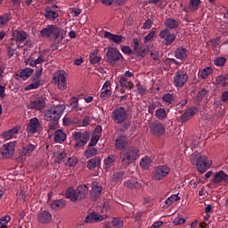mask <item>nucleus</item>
I'll return each instance as SVG.
<instances>
[{"instance_id": "1", "label": "nucleus", "mask_w": 228, "mask_h": 228, "mask_svg": "<svg viewBox=\"0 0 228 228\" xmlns=\"http://www.w3.org/2000/svg\"><path fill=\"white\" fill-rule=\"evenodd\" d=\"M43 38H49V40H57V42H62L67 35V30L61 28L56 25H48L46 28L40 31Z\"/></svg>"}, {"instance_id": "2", "label": "nucleus", "mask_w": 228, "mask_h": 228, "mask_svg": "<svg viewBox=\"0 0 228 228\" xmlns=\"http://www.w3.org/2000/svg\"><path fill=\"white\" fill-rule=\"evenodd\" d=\"M140 158V150L134 146L125 148L119 154V159L123 167L133 165Z\"/></svg>"}, {"instance_id": "3", "label": "nucleus", "mask_w": 228, "mask_h": 228, "mask_svg": "<svg viewBox=\"0 0 228 228\" xmlns=\"http://www.w3.org/2000/svg\"><path fill=\"white\" fill-rule=\"evenodd\" d=\"M67 107L65 104L51 107L45 110L44 118L46 122H58L59 118H61V115Z\"/></svg>"}, {"instance_id": "4", "label": "nucleus", "mask_w": 228, "mask_h": 228, "mask_svg": "<svg viewBox=\"0 0 228 228\" xmlns=\"http://www.w3.org/2000/svg\"><path fill=\"white\" fill-rule=\"evenodd\" d=\"M107 61L110 65H120L124 61V56L117 48L110 47L106 53Z\"/></svg>"}, {"instance_id": "5", "label": "nucleus", "mask_w": 228, "mask_h": 228, "mask_svg": "<svg viewBox=\"0 0 228 228\" xmlns=\"http://www.w3.org/2000/svg\"><path fill=\"white\" fill-rule=\"evenodd\" d=\"M128 117L129 114L124 107H117L111 112V118L116 124H124Z\"/></svg>"}, {"instance_id": "6", "label": "nucleus", "mask_w": 228, "mask_h": 228, "mask_svg": "<svg viewBox=\"0 0 228 228\" xmlns=\"http://www.w3.org/2000/svg\"><path fill=\"white\" fill-rule=\"evenodd\" d=\"M211 165H213V160L206 155H201L198 158L196 168L200 174H204L211 168Z\"/></svg>"}, {"instance_id": "7", "label": "nucleus", "mask_w": 228, "mask_h": 228, "mask_svg": "<svg viewBox=\"0 0 228 228\" xmlns=\"http://www.w3.org/2000/svg\"><path fill=\"white\" fill-rule=\"evenodd\" d=\"M53 81L57 85L59 90H67V73L59 70L53 74Z\"/></svg>"}, {"instance_id": "8", "label": "nucleus", "mask_w": 228, "mask_h": 228, "mask_svg": "<svg viewBox=\"0 0 228 228\" xmlns=\"http://www.w3.org/2000/svg\"><path fill=\"white\" fill-rule=\"evenodd\" d=\"M72 137L77 142L75 143V149L78 147H85L86 143H88V140H90V133L88 132H74L72 134Z\"/></svg>"}, {"instance_id": "9", "label": "nucleus", "mask_w": 228, "mask_h": 228, "mask_svg": "<svg viewBox=\"0 0 228 228\" xmlns=\"http://www.w3.org/2000/svg\"><path fill=\"white\" fill-rule=\"evenodd\" d=\"M170 174V167L167 166H158L152 171L154 181H163Z\"/></svg>"}, {"instance_id": "10", "label": "nucleus", "mask_w": 228, "mask_h": 228, "mask_svg": "<svg viewBox=\"0 0 228 228\" xmlns=\"http://www.w3.org/2000/svg\"><path fill=\"white\" fill-rule=\"evenodd\" d=\"M45 97L40 96L31 101L28 104V108L29 110H36L37 111H44V110H45Z\"/></svg>"}, {"instance_id": "11", "label": "nucleus", "mask_w": 228, "mask_h": 228, "mask_svg": "<svg viewBox=\"0 0 228 228\" xmlns=\"http://www.w3.org/2000/svg\"><path fill=\"white\" fill-rule=\"evenodd\" d=\"M188 81V74L183 70H179L175 73L174 77V84L176 88H181L186 85Z\"/></svg>"}, {"instance_id": "12", "label": "nucleus", "mask_w": 228, "mask_h": 228, "mask_svg": "<svg viewBox=\"0 0 228 228\" xmlns=\"http://www.w3.org/2000/svg\"><path fill=\"white\" fill-rule=\"evenodd\" d=\"M15 142H11L4 144L1 147L0 152L4 156V158H12V156L15 154Z\"/></svg>"}, {"instance_id": "13", "label": "nucleus", "mask_w": 228, "mask_h": 228, "mask_svg": "<svg viewBox=\"0 0 228 228\" xmlns=\"http://www.w3.org/2000/svg\"><path fill=\"white\" fill-rule=\"evenodd\" d=\"M42 126L40 125V120L37 118H32L29 119L28 126H27V132L30 134H35V133H38Z\"/></svg>"}, {"instance_id": "14", "label": "nucleus", "mask_w": 228, "mask_h": 228, "mask_svg": "<svg viewBox=\"0 0 228 228\" xmlns=\"http://www.w3.org/2000/svg\"><path fill=\"white\" fill-rule=\"evenodd\" d=\"M124 187L128 190H142L143 185L135 178H129L124 182Z\"/></svg>"}, {"instance_id": "15", "label": "nucleus", "mask_w": 228, "mask_h": 228, "mask_svg": "<svg viewBox=\"0 0 228 228\" xmlns=\"http://www.w3.org/2000/svg\"><path fill=\"white\" fill-rule=\"evenodd\" d=\"M152 134L155 136H161L165 134V126L159 121H155L150 126Z\"/></svg>"}, {"instance_id": "16", "label": "nucleus", "mask_w": 228, "mask_h": 228, "mask_svg": "<svg viewBox=\"0 0 228 228\" xmlns=\"http://www.w3.org/2000/svg\"><path fill=\"white\" fill-rule=\"evenodd\" d=\"M159 37L165 40L166 45H172L175 40V35L170 32L168 29H164L159 33Z\"/></svg>"}, {"instance_id": "17", "label": "nucleus", "mask_w": 228, "mask_h": 228, "mask_svg": "<svg viewBox=\"0 0 228 228\" xmlns=\"http://www.w3.org/2000/svg\"><path fill=\"white\" fill-rule=\"evenodd\" d=\"M28 38V33L22 30H13L12 40H15L18 44V47H20V44H22Z\"/></svg>"}, {"instance_id": "18", "label": "nucleus", "mask_w": 228, "mask_h": 228, "mask_svg": "<svg viewBox=\"0 0 228 228\" xmlns=\"http://www.w3.org/2000/svg\"><path fill=\"white\" fill-rule=\"evenodd\" d=\"M108 218V216L106 215H99L97 213H92L89 214L86 217V224H95V222H102V220H106Z\"/></svg>"}, {"instance_id": "19", "label": "nucleus", "mask_w": 228, "mask_h": 228, "mask_svg": "<svg viewBox=\"0 0 228 228\" xmlns=\"http://www.w3.org/2000/svg\"><path fill=\"white\" fill-rule=\"evenodd\" d=\"M104 37L108 38V40H110V42H113V44H117L118 45H120V44L126 40L125 37L111 34V32L108 31L104 32Z\"/></svg>"}, {"instance_id": "20", "label": "nucleus", "mask_w": 228, "mask_h": 228, "mask_svg": "<svg viewBox=\"0 0 228 228\" xmlns=\"http://www.w3.org/2000/svg\"><path fill=\"white\" fill-rule=\"evenodd\" d=\"M115 149L117 151H122L127 146V137L125 135H119L115 140Z\"/></svg>"}, {"instance_id": "21", "label": "nucleus", "mask_w": 228, "mask_h": 228, "mask_svg": "<svg viewBox=\"0 0 228 228\" xmlns=\"http://www.w3.org/2000/svg\"><path fill=\"white\" fill-rule=\"evenodd\" d=\"M37 218L39 224H49V222L53 219V215H51L49 211L44 210L37 214Z\"/></svg>"}, {"instance_id": "22", "label": "nucleus", "mask_w": 228, "mask_h": 228, "mask_svg": "<svg viewBox=\"0 0 228 228\" xmlns=\"http://www.w3.org/2000/svg\"><path fill=\"white\" fill-rule=\"evenodd\" d=\"M215 184H218L220 183H228V175L224 172V170H220L215 174L214 181Z\"/></svg>"}, {"instance_id": "23", "label": "nucleus", "mask_w": 228, "mask_h": 228, "mask_svg": "<svg viewBox=\"0 0 228 228\" xmlns=\"http://www.w3.org/2000/svg\"><path fill=\"white\" fill-rule=\"evenodd\" d=\"M195 113H199V109L197 107H192L188 109L181 117V121L183 123L188 122L190 118H191Z\"/></svg>"}, {"instance_id": "24", "label": "nucleus", "mask_w": 228, "mask_h": 228, "mask_svg": "<svg viewBox=\"0 0 228 228\" xmlns=\"http://www.w3.org/2000/svg\"><path fill=\"white\" fill-rule=\"evenodd\" d=\"M19 131H20V126H14L9 131L4 132L2 134V138L3 140H12V138H15Z\"/></svg>"}, {"instance_id": "25", "label": "nucleus", "mask_w": 228, "mask_h": 228, "mask_svg": "<svg viewBox=\"0 0 228 228\" xmlns=\"http://www.w3.org/2000/svg\"><path fill=\"white\" fill-rule=\"evenodd\" d=\"M67 140V134L61 129H57L54 133V142L55 143H63Z\"/></svg>"}, {"instance_id": "26", "label": "nucleus", "mask_w": 228, "mask_h": 228, "mask_svg": "<svg viewBox=\"0 0 228 228\" xmlns=\"http://www.w3.org/2000/svg\"><path fill=\"white\" fill-rule=\"evenodd\" d=\"M66 199H69L71 202H77L79 198L77 197V191L74 190V187H69L66 191Z\"/></svg>"}, {"instance_id": "27", "label": "nucleus", "mask_w": 228, "mask_h": 228, "mask_svg": "<svg viewBox=\"0 0 228 228\" xmlns=\"http://www.w3.org/2000/svg\"><path fill=\"white\" fill-rule=\"evenodd\" d=\"M33 74V69L26 68L20 72L16 73V77H21V79L26 80L28 77H31Z\"/></svg>"}, {"instance_id": "28", "label": "nucleus", "mask_w": 228, "mask_h": 228, "mask_svg": "<svg viewBox=\"0 0 228 228\" xmlns=\"http://www.w3.org/2000/svg\"><path fill=\"white\" fill-rule=\"evenodd\" d=\"M215 85L216 86H227L228 85V75H220L216 78Z\"/></svg>"}, {"instance_id": "29", "label": "nucleus", "mask_w": 228, "mask_h": 228, "mask_svg": "<svg viewBox=\"0 0 228 228\" xmlns=\"http://www.w3.org/2000/svg\"><path fill=\"white\" fill-rule=\"evenodd\" d=\"M87 193H88V187L86 185H79L77 188V194L78 197V200L85 199Z\"/></svg>"}, {"instance_id": "30", "label": "nucleus", "mask_w": 228, "mask_h": 228, "mask_svg": "<svg viewBox=\"0 0 228 228\" xmlns=\"http://www.w3.org/2000/svg\"><path fill=\"white\" fill-rule=\"evenodd\" d=\"M152 165V159L149 156H145L141 159L140 166L143 170H149Z\"/></svg>"}, {"instance_id": "31", "label": "nucleus", "mask_w": 228, "mask_h": 228, "mask_svg": "<svg viewBox=\"0 0 228 228\" xmlns=\"http://www.w3.org/2000/svg\"><path fill=\"white\" fill-rule=\"evenodd\" d=\"M45 62V57L44 55H40L37 59L34 61H25L26 65H29V67H37V65H40Z\"/></svg>"}, {"instance_id": "32", "label": "nucleus", "mask_w": 228, "mask_h": 228, "mask_svg": "<svg viewBox=\"0 0 228 228\" xmlns=\"http://www.w3.org/2000/svg\"><path fill=\"white\" fill-rule=\"evenodd\" d=\"M99 54V50L98 49H94L91 52L90 57H89V61L90 63H92L93 65H95V63H99V61H101V56L98 55Z\"/></svg>"}, {"instance_id": "33", "label": "nucleus", "mask_w": 228, "mask_h": 228, "mask_svg": "<svg viewBox=\"0 0 228 228\" xmlns=\"http://www.w3.org/2000/svg\"><path fill=\"white\" fill-rule=\"evenodd\" d=\"M175 54L177 60H186V58H188V50H186L185 48L180 47L176 49Z\"/></svg>"}, {"instance_id": "34", "label": "nucleus", "mask_w": 228, "mask_h": 228, "mask_svg": "<svg viewBox=\"0 0 228 228\" xmlns=\"http://www.w3.org/2000/svg\"><path fill=\"white\" fill-rule=\"evenodd\" d=\"M85 158L86 159H90V158H94V156H97V149L94 146H88L86 151L84 152Z\"/></svg>"}, {"instance_id": "35", "label": "nucleus", "mask_w": 228, "mask_h": 228, "mask_svg": "<svg viewBox=\"0 0 228 228\" xmlns=\"http://www.w3.org/2000/svg\"><path fill=\"white\" fill-rule=\"evenodd\" d=\"M99 165H101V159L99 157H95L88 160L87 168H89V170H94V168L99 167Z\"/></svg>"}, {"instance_id": "36", "label": "nucleus", "mask_w": 228, "mask_h": 228, "mask_svg": "<svg viewBox=\"0 0 228 228\" xmlns=\"http://www.w3.org/2000/svg\"><path fill=\"white\" fill-rule=\"evenodd\" d=\"M176 96L174 94L167 93L162 96V101L167 105H170L175 101Z\"/></svg>"}, {"instance_id": "37", "label": "nucleus", "mask_w": 228, "mask_h": 228, "mask_svg": "<svg viewBox=\"0 0 228 228\" xmlns=\"http://www.w3.org/2000/svg\"><path fill=\"white\" fill-rule=\"evenodd\" d=\"M53 158L55 163H61V161H65V158H67V153L65 151H56L53 153Z\"/></svg>"}, {"instance_id": "38", "label": "nucleus", "mask_w": 228, "mask_h": 228, "mask_svg": "<svg viewBox=\"0 0 228 228\" xmlns=\"http://www.w3.org/2000/svg\"><path fill=\"white\" fill-rule=\"evenodd\" d=\"M119 85L121 88H133V82L129 80V78H126V77H121L119 79Z\"/></svg>"}, {"instance_id": "39", "label": "nucleus", "mask_w": 228, "mask_h": 228, "mask_svg": "<svg viewBox=\"0 0 228 228\" xmlns=\"http://www.w3.org/2000/svg\"><path fill=\"white\" fill-rule=\"evenodd\" d=\"M91 193L95 198L99 197L102 193V187L99 186L97 183H93Z\"/></svg>"}, {"instance_id": "40", "label": "nucleus", "mask_w": 228, "mask_h": 228, "mask_svg": "<svg viewBox=\"0 0 228 228\" xmlns=\"http://www.w3.org/2000/svg\"><path fill=\"white\" fill-rule=\"evenodd\" d=\"M177 200H181V197H179V195L177 194H174L171 195L169 198H167L165 200V208H168L169 206H172V204H174V202H177Z\"/></svg>"}, {"instance_id": "41", "label": "nucleus", "mask_w": 228, "mask_h": 228, "mask_svg": "<svg viewBox=\"0 0 228 228\" xmlns=\"http://www.w3.org/2000/svg\"><path fill=\"white\" fill-rule=\"evenodd\" d=\"M200 0H190L189 10L191 12H197L200 8Z\"/></svg>"}, {"instance_id": "42", "label": "nucleus", "mask_w": 228, "mask_h": 228, "mask_svg": "<svg viewBox=\"0 0 228 228\" xmlns=\"http://www.w3.org/2000/svg\"><path fill=\"white\" fill-rule=\"evenodd\" d=\"M52 209H61L65 208V200H56L51 203Z\"/></svg>"}, {"instance_id": "43", "label": "nucleus", "mask_w": 228, "mask_h": 228, "mask_svg": "<svg viewBox=\"0 0 228 228\" xmlns=\"http://www.w3.org/2000/svg\"><path fill=\"white\" fill-rule=\"evenodd\" d=\"M211 74H213V68L206 67L205 69H203L200 71V77L202 79H208V77H209V76H211Z\"/></svg>"}, {"instance_id": "44", "label": "nucleus", "mask_w": 228, "mask_h": 228, "mask_svg": "<svg viewBox=\"0 0 228 228\" xmlns=\"http://www.w3.org/2000/svg\"><path fill=\"white\" fill-rule=\"evenodd\" d=\"M115 155H110L104 159L105 168H111L113 167V163H115Z\"/></svg>"}, {"instance_id": "45", "label": "nucleus", "mask_w": 228, "mask_h": 228, "mask_svg": "<svg viewBox=\"0 0 228 228\" xmlns=\"http://www.w3.org/2000/svg\"><path fill=\"white\" fill-rule=\"evenodd\" d=\"M155 117L159 118V120H165L167 118V110L163 108H159L155 111Z\"/></svg>"}, {"instance_id": "46", "label": "nucleus", "mask_w": 228, "mask_h": 228, "mask_svg": "<svg viewBox=\"0 0 228 228\" xmlns=\"http://www.w3.org/2000/svg\"><path fill=\"white\" fill-rule=\"evenodd\" d=\"M165 26L169 29H175V28H177V26H179V23H177V20L174 19H167L165 20Z\"/></svg>"}, {"instance_id": "47", "label": "nucleus", "mask_w": 228, "mask_h": 228, "mask_svg": "<svg viewBox=\"0 0 228 228\" xmlns=\"http://www.w3.org/2000/svg\"><path fill=\"white\" fill-rule=\"evenodd\" d=\"M45 16L46 17V19H49L50 20H54V19L58 17V13L51 10V8H46Z\"/></svg>"}, {"instance_id": "48", "label": "nucleus", "mask_w": 228, "mask_h": 228, "mask_svg": "<svg viewBox=\"0 0 228 228\" xmlns=\"http://www.w3.org/2000/svg\"><path fill=\"white\" fill-rule=\"evenodd\" d=\"M10 21V14H4L0 16V28H4Z\"/></svg>"}, {"instance_id": "49", "label": "nucleus", "mask_w": 228, "mask_h": 228, "mask_svg": "<svg viewBox=\"0 0 228 228\" xmlns=\"http://www.w3.org/2000/svg\"><path fill=\"white\" fill-rule=\"evenodd\" d=\"M38 86H40V79H35V81L32 84L25 87V90H37Z\"/></svg>"}, {"instance_id": "50", "label": "nucleus", "mask_w": 228, "mask_h": 228, "mask_svg": "<svg viewBox=\"0 0 228 228\" xmlns=\"http://www.w3.org/2000/svg\"><path fill=\"white\" fill-rule=\"evenodd\" d=\"M35 149H37V146L35 144H28L24 147L23 152L25 155L31 154L33 151H35Z\"/></svg>"}, {"instance_id": "51", "label": "nucleus", "mask_w": 228, "mask_h": 228, "mask_svg": "<svg viewBox=\"0 0 228 228\" xmlns=\"http://www.w3.org/2000/svg\"><path fill=\"white\" fill-rule=\"evenodd\" d=\"M77 159L76 157L69 158L65 162L66 167H76L77 165Z\"/></svg>"}, {"instance_id": "52", "label": "nucleus", "mask_w": 228, "mask_h": 228, "mask_svg": "<svg viewBox=\"0 0 228 228\" xmlns=\"http://www.w3.org/2000/svg\"><path fill=\"white\" fill-rule=\"evenodd\" d=\"M225 61H227V59L224 57H217L214 63L216 65V67H224L225 65Z\"/></svg>"}, {"instance_id": "53", "label": "nucleus", "mask_w": 228, "mask_h": 228, "mask_svg": "<svg viewBox=\"0 0 228 228\" xmlns=\"http://www.w3.org/2000/svg\"><path fill=\"white\" fill-rule=\"evenodd\" d=\"M111 224L113 227H116V228L124 227V221H122V219L120 218H114Z\"/></svg>"}, {"instance_id": "54", "label": "nucleus", "mask_w": 228, "mask_h": 228, "mask_svg": "<svg viewBox=\"0 0 228 228\" xmlns=\"http://www.w3.org/2000/svg\"><path fill=\"white\" fill-rule=\"evenodd\" d=\"M122 177H124V172L123 171L116 172L113 175L112 181H114V183H118V181H120V179H122Z\"/></svg>"}, {"instance_id": "55", "label": "nucleus", "mask_w": 228, "mask_h": 228, "mask_svg": "<svg viewBox=\"0 0 228 228\" xmlns=\"http://www.w3.org/2000/svg\"><path fill=\"white\" fill-rule=\"evenodd\" d=\"M110 95H111L110 89H103V91L100 94V97L101 99H103V101H106Z\"/></svg>"}, {"instance_id": "56", "label": "nucleus", "mask_w": 228, "mask_h": 228, "mask_svg": "<svg viewBox=\"0 0 228 228\" xmlns=\"http://www.w3.org/2000/svg\"><path fill=\"white\" fill-rule=\"evenodd\" d=\"M101 138L100 135H94L91 138V141L89 142L88 147H94V145H97V142H99V139Z\"/></svg>"}, {"instance_id": "57", "label": "nucleus", "mask_w": 228, "mask_h": 228, "mask_svg": "<svg viewBox=\"0 0 228 228\" xmlns=\"http://www.w3.org/2000/svg\"><path fill=\"white\" fill-rule=\"evenodd\" d=\"M156 35V30L151 31L147 36L144 37V44H149Z\"/></svg>"}, {"instance_id": "58", "label": "nucleus", "mask_w": 228, "mask_h": 228, "mask_svg": "<svg viewBox=\"0 0 228 228\" xmlns=\"http://www.w3.org/2000/svg\"><path fill=\"white\" fill-rule=\"evenodd\" d=\"M185 223H186V219L181 216L175 217L173 221L174 225H183Z\"/></svg>"}, {"instance_id": "59", "label": "nucleus", "mask_w": 228, "mask_h": 228, "mask_svg": "<svg viewBox=\"0 0 228 228\" xmlns=\"http://www.w3.org/2000/svg\"><path fill=\"white\" fill-rule=\"evenodd\" d=\"M71 106L73 108V110H76L77 111V110H79V108L77 106H79V100H77V98L73 97L71 99Z\"/></svg>"}, {"instance_id": "60", "label": "nucleus", "mask_w": 228, "mask_h": 228, "mask_svg": "<svg viewBox=\"0 0 228 228\" xmlns=\"http://www.w3.org/2000/svg\"><path fill=\"white\" fill-rule=\"evenodd\" d=\"M220 40H221V37H218L214 39H211L209 41V44H210V45H212V47H216V45H218L220 44Z\"/></svg>"}, {"instance_id": "61", "label": "nucleus", "mask_w": 228, "mask_h": 228, "mask_svg": "<svg viewBox=\"0 0 228 228\" xmlns=\"http://www.w3.org/2000/svg\"><path fill=\"white\" fill-rule=\"evenodd\" d=\"M90 122H92V118L90 116H86L83 120H82V126L83 127H86V126H90Z\"/></svg>"}, {"instance_id": "62", "label": "nucleus", "mask_w": 228, "mask_h": 228, "mask_svg": "<svg viewBox=\"0 0 228 228\" xmlns=\"http://www.w3.org/2000/svg\"><path fill=\"white\" fill-rule=\"evenodd\" d=\"M208 94V90L206 89H201L198 94H197V98L200 101L202 100L203 97H206V95Z\"/></svg>"}, {"instance_id": "63", "label": "nucleus", "mask_w": 228, "mask_h": 228, "mask_svg": "<svg viewBox=\"0 0 228 228\" xmlns=\"http://www.w3.org/2000/svg\"><path fill=\"white\" fill-rule=\"evenodd\" d=\"M156 108H158V103H151L148 107V111L151 115L154 114V111H156Z\"/></svg>"}, {"instance_id": "64", "label": "nucleus", "mask_w": 228, "mask_h": 228, "mask_svg": "<svg viewBox=\"0 0 228 228\" xmlns=\"http://www.w3.org/2000/svg\"><path fill=\"white\" fill-rule=\"evenodd\" d=\"M221 100L223 102H228V91H224L221 94Z\"/></svg>"}]
</instances>
